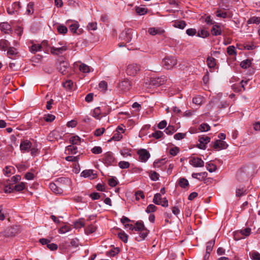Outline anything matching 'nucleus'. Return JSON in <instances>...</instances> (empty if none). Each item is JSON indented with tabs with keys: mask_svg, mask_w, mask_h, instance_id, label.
I'll return each mask as SVG.
<instances>
[{
	"mask_svg": "<svg viewBox=\"0 0 260 260\" xmlns=\"http://www.w3.org/2000/svg\"><path fill=\"white\" fill-rule=\"evenodd\" d=\"M250 255L253 260H260V254L258 252H252Z\"/></svg>",
	"mask_w": 260,
	"mask_h": 260,
	"instance_id": "obj_54",
	"label": "nucleus"
},
{
	"mask_svg": "<svg viewBox=\"0 0 260 260\" xmlns=\"http://www.w3.org/2000/svg\"><path fill=\"white\" fill-rule=\"evenodd\" d=\"M66 153L69 154H76L77 153V147L73 145H69L66 147Z\"/></svg>",
	"mask_w": 260,
	"mask_h": 260,
	"instance_id": "obj_24",
	"label": "nucleus"
},
{
	"mask_svg": "<svg viewBox=\"0 0 260 260\" xmlns=\"http://www.w3.org/2000/svg\"><path fill=\"white\" fill-rule=\"evenodd\" d=\"M79 240L77 238L73 239L70 242V245L69 246L77 247L79 246Z\"/></svg>",
	"mask_w": 260,
	"mask_h": 260,
	"instance_id": "obj_64",
	"label": "nucleus"
},
{
	"mask_svg": "<svg viewBox=\"0 0 260 260\" xmlns=\"http://www.w3.org/2000/svg\"><path fill=\"white\" fill-rule=\"evenodd\" d=\"M210 138L206 136H200L199 138V141L201 143L204 144L206 145L210 141Z\"/></svg>",
	"mask_w": 260,
	"mask_h": 260,
	"instance_id": "obj_30",
	"label": "nucleus"
},
{
	"mask_svg": "<svg viewBox=\"0 0 260 260\" xmlns=\"http://www.w3.org/2000/svg\"><path fill=\"white\" fill-rule=\"evenodd\" d=\"M203 99L201 96H197L192 99V102L194 104L200 106L202 104Z\"/></svg>",
	"mask_w": 260,
	"mask_h": 260,
	"instance_id": "obj_42",
	"label": "nucleus"
},
{
	"mask_svg": "<svg viewBox=\"0 0 260 260\" xmlns=\"http://www.w3.org/2000/svg\"><path fill=\"white\" fill-rule=\"evenodd\" d=\"M91 151L92 153L98 154L102 152V149L100 146H94L91 149Z\"/></svg>",
	"mask_w": 260,
	"mask_h": 260,
	"instance_id": "obj_57",
	"label": "nucleus"
},
{
	"mask_svg": "<svg viewBox=\"0 0 260 260\" xmlns=\"http://www.w3.org/2000/svg\"><path fill=\"white\" fill-rule=\"evenodd\" d=\"M247 22L249 24H258L260 23V17H252L248 20Z\"/></svg>",
	"mask_w": 260,
	"mask_h": 260,
	"instance_id": "obj_45",
	"label": "nucleus"
},
{
	"mask_svg": "<svg viewBox=\"0 0 260 260\" xmlns=\"http://www.w3.org/2000/svg\"><path fill=\"white\" fill-rule=\"evenodd\" d=\"M96 229L97 228L95 226L91 224L86 228L85 232L86 234H90L96 231Z\"/></svg>",
	"mask_w": 260,
	"mask_h": 260,
	"instance_id": "obj_34",
	"label": "nucleus"
},
{
	"mask_svg": "<svg viewBox=\"0 0 260 260\" xmlns=\"http://www.w3.org/2000/svg\"><path fill=\"white\" fill-rule=\"evenodd\" d=\"M179 185L182 187L185 188L189 186L188 180L184 178H180L178 180Z\"/></svg>",
	"mask_w": 260,
	"mask_h": 260,
	"instance_id": "obj_26",
	"label": "nucleus"
},
{
	"mask_svg": "<svg viewBox=\"0 0 260 260\" xmlns=\"http://www.w3.org/2000/svg\"><path fill=\"white\" fill-rule=\"evenodd\" d=\"M209 36V32L205 29L199 30L198 32L197 36L203 38H206Z\"/></svg>",
	"mask_w": 260,
	"mask_h": 260,
	"instance_id": "obj_35",
	"label": "nucleus"
},
{
	"mask_svg": "<svg viewBox=\"0 0 260 260\" xmlns=\"http://www.w3.org/2000/svg\"><path fill=\"white\" fill-rule=\"evenodd\" d=\"M251 64V61L250 59H246L241 62L240 66L243 69H247L250 66Z\"/></svg>",
	"mask_w": 260,
	"mask_h": 260,
	"instance_id": "obj_41",
	"label": "nucleus"
},
{
	"mask_svg": "<svg viewBox=\"0 0 260 260\" xmlns=\"http://www.w3.org/2000/svg\"><path fill=\"white\" fill-rule=\"evenodd\" d=\"M134 228L135 231L140 232L139 235L136 237V240L139 242L144 240L147 236L149 231L145 227L143 222L141 220L137 221Z\"/></svg>",
	"mask_w": 260,
	"mask_h": 260,
	"instance_id": "obj_1",
	"label": "nucleus"
},
{
	"mask_svg": "<svg viewBox=\"0 0 260 260\" xmlns=\"http://www.w3.org/2000/svg\"><path fill=\"white\" fill-rule=\"evenodd\" d=\"M57 29L58 32L61 34H65L68 31L67 27L62 24H59L57 26Z\"/></svg>",
	"mask_w": 260,
	"mask_h": 260,
	"instance_id": "obj_37",
	"label": "nucleus"
},
{
	"mask_svg": "<svg viewBox=\"0 0 260 260\" xmlns=\"http://www.w3.org/2000/svg\"><path fill=\"white\" fill-rule=\"evenodd\" d=\"M103 162L108 166H114L116 165V160L111 152H107L104 155Z\"/></svg>",
	"mask_w": 260,
	"mask_h": 260,
	"instance_id": "obj_4",
	"label": "nucleus"
},
{
	"mask_svg": "<svg viewBox=\"0 0 260 260\" xmlns=\"http://www.w3.org/2000/svg\"><path fill=\"white\" fill-rule=\"evenodd\" d=\"M79 25L77 22L70 25V31L74 34H77V29L79 28Z\"/></svg>",
	"mask_w": 260,
	"mask_h": 260,
	"instance_id": "obj_32",
	"label": "nucleus"
},
{
	"mask_svg": "<svg viewBox=\"0 0 260 260\" xmlns=\"http://www.w3.org/2000/svg\"><path fill=\"white\" fill-rule=\"evenodd\" d=\"M161 198L160 193H156L154 195L153 202L156 205H160L161 204Z\"/></svg>",
	"mask_w": 260,
	"mask_h": 260,
	"instance_id": "obj_38",
	"label": "nucleus"
},
{
	"mask_svg": "<svg viewBox=\"0 0 260 260\" xmlns=\"http://www.w3.org/2000/svg\"><path fill=\"white\" fill-rule=\"evenodd\" d=\"M216 15L218 17H221L222 18H231V16L229 12H224L220 9H218L216 12Z\"/></svg>",
	"mask_w": 260,
	"mask_h": 260,
	"instance_id": "obj_23",
	"label": "nucleus"
},
{
	"mask_svg": "<svg viewBox=\"0 0 260 260\" xmlns=\"http://www.w3.org/2000/svg\"><path fill=\"white\" fill-rule=\"evenodd\" d=\"M17 226H13L8 228L3 233V235L6 237H12L15 236L18 233Z\"/></svg>",
	"mask_w": 260,
	"mask_h": 260,
	"instance_id": "obj_5",
	"label": "nucleus"
},
{
	"mask_svg": "<svg viewBox=\"0 0 260 260\" xmlns=\"http://www.w3.org/2000/svg\"><path fill=\"white\" fill-rule=\"evenodd\" d=\"M71 230V228L68 225H64L61 227L59 230V233L60 234H64Z\"/></svg>",
	"mask_w": 260,
	"mask_h": 260,
	"instance_id": "obj_56",
	"label": "nucleus"
},
{
	"mask_svg": "<svg viewBox=\"0 0 260 260\" xmlns=\"http://www.w3.org/2000/svg\"><path fill=\"white\" fill-rule=\"evenodd\" d=\"M20 8V3L18 2L14 3L11 6L7 8V12L10 15H13L17 13L18 10Z\"/></svg>",
	"mask_w": 260,
	"mask_h": 260,
	"instance_id": "obj_15",
	"label": "nucleus"
},
{
	"mask_svg": "<svg viewBox=\"0 0 260 260\" xmlns=\"http://www.w3.org/2000/svg\"><path fill=\"white\" fill-rule=\"evenodd\" d=\"M215 244V240H211L207 243L206 251L211 252L212 250L213 247Z\"/></svg>",
	"mask_w": 260,
	"mask_h": 260,
	"instance_id": "obj_39",
	"label": "nucleus"
},
{
	"mask_svg": "<svg viewBox=\"0 0 260 260\" xmlns=\"http://www.w3.org/2000/svg\"><path fill=\"white\" fill-rule=\"evenodd\" d=\"M211 32L214 36H218L221 35V31L220 26L217 24L213 25L211 29Z\"/></svg>",
	"mask_w": 260,
	"mask_h": 260,
	"instance_id": "obj_27",
	"label": "nucleus"
},
{
	"mask_svg": "<svg viewBox=\"0 0 260 260\" xmlns=\"http://www.w3.org/2000/svg\"><path fill=\"white\" fill-rule=\"evenodd\" d=\"M135 10L137 13L139 15H143L147 13V9L145 8L135 7Z\"/></svg>",
	"mask_w": 260,
	"mask_h": 260,
	"instance_id": "obj_29",
	"label": "nucleus"
},
{
	"mask_svg": "<svg viewBox=\"0 0 260 260\" xmlns=\"http://www.w3.org/2000/svg\"><path fill=\"white\" fill-rule=\"evenodd\" d=\"M177 63V59L174 56H167L162 61V64L164 68L167 70L172 69Z\"/></svg>",
	"mask_w": 260,
	"mask_h": 260,
	"instance_id": "obj_2",
	"label": "nucleus"
},
{
	"mask_svg": "<svg viewBox=\"0 0 260 260\" xmlns=\"http://www.w3.org/2000/svg\"><path fill=\"white\" fill-rule=\"evenodd\" d=\"M227 53L230 55H233L236 54L235 48L234 46H230L227 48Z\"/></svg>",
	"mask_w": 260,
	"mask_h": 260,
	"instance_id": "obj_55",
	"label": "nucleus"
},
{
	"mask_svg": "<svg viewBox=\"0 0 260 260\" xmlns=\"http://www.w3.org/2000/svg\"><path fill=\"white\" fill-rule=\"evenodd\" d=\"M87 28L88 30H95L97 29V24L96 22L89 23Z\"/></svg>",
	"mask_w": 260,
	"mask_h": 260,
	"instance_id": "obj_60",
	"label": "nucleus"
},
{
	"mask_svg": "<svg viewBox=\"0 0 260 260\" xmlns=\"http://www.w3.org/2000/svg\"><path fill=\"white\" fill-rule=\"evenodd\" d=\"M176 129L175 127L172 125H169L165 129V132L167 135H172L175 132Z\"/></svg>",
	"mask_w": 260,
	"mask_h": 260,
	"instance_id": "obj_47",
	"label": "nucleus"
},
{
	"mask_svg": "<svg viewBox=\"0 0 260 260\" xmlns=\"http://www.w3.org/2000/svg\"><path fill=\"white\" fill-rule=\"evenodd\" d=\"M122 135L119 132H116L114 133L113 136L109 140L108 142H111L112 140L119 141L122 138Z\"/></svg>",
	"mask_w": 260,
	"mask_h": 260,
	"instance_id": "obj_40",
	"label": "nucleus"
},
{
	"mask_svg": "<svg viewBox=\"0 0 260 260\" xmlns=\"http://www.w3.org/2000/svg\"><path fill=\"white\" fill-rule=\"evenodd\" d=\"M199 129L201 132H207L210 129V126L207 123H202L199 126Z\"/></svg>",
	"mask_w": 260,
	"mask_h": 260,
	"instance_id": "obj_43",
	"label": "nucleus"
},
{
	"mask_svg": "<svg viewBox=\"0 0 260 260\" xmlns=\"http://www.w3.org/2000/svg\"><path fill=\"white\" fill-rule=\"evenodd\" d=\"M164 135L162 132L160 131H156L152 134L151 136L156 139H158L161 138Z\"/></svg>",
	"mask_w": 260,
	"mask_h": 260,
	"instance_id": "obj_50",
	"label": "nucleus"
},
{
	"mask_svg": "<svg viewBox=\"0 0 260 260\" xmlns=\"http://www.w3.org/2000/svg\"><path fill=\"white\" fill-rule=\"evenodd\" d=\"M150 177L152 180L156 181L159 179V174L155 171H151Z\"/></svg>",
	"mask_w": 260,
	"mask_h": 260,
	"instance_id": "obj_53",
	"label": "nucleus"
},
{
	"mask_svg": "<svg viewBox=\"0 0 260 260\" xmlns=\"http://www.w3.org/2000/svg\"><path fill=\"white\" fill-rule=\"evenodd\" d=\"M49 188L55 194H60L63 192V190L54 183H50Z\"/></svg>",
	"mask_w": 260,
	"mask_h": 260,
	"instance_id": "obj_18",
	"label": "nucleus"
},
{
	"mask_svg": "<svg viewBox=\"0 0 260 260\" xmlns=\"http://www.w3.org/2000/svg\"><path fill=\"white\" fill-rule=\"evenodd\" d=\"M42 46L40 45L34 44L31 47V51L32 52H36L41 50Z\"/></svg>",
	"mask_w": 260,
	"mask_h": 260,
	"instance_id": "obj_62",
	"label": "nucleus"
},
{
	"mask_svg": "<svg viewBox=\"0 0 260 260\" xmlns=\"http://www.w3.org/2000/svg\"><path fill=\"white\" fill-rule=\"evenodd\" d=\"M228 147L226 143L221 140H217L213 144V148L216 150L226 149Z\"/></svg>",
	"mask_w": 260,
	"mask_h": 260,
	"instance_id": "obj_14",
	"label": "nucleus"
},
{
	"mask_svg": "<svg viewBox=\"0 0 260 260\" xmlns=\"http://www.w3.org/2000/svg\"><path fill=\"white\" fill-rule=\"evenodd\" d=\"M119 238L124 243H126L128 240V236L124 232H120L118 234Z\"/></svg>",
	"mask_w": 260,
	"mask_h": 260,
	"instance_id": "obj_44",
	"label": "nucleus"
},
{
	"mask_svg": "<svg viewBox=\"0 0 260 260\" xmlns=\"http://www.w3.org/2000/svg\"><path fill=\"white\" fill-rule=\"evenodd\" d=\"M186 23L184 21H176L174 22V26L175 27L179 28L180 29H183L186 26Z\"/></svg>",
	"mask_w": 260,
	"mask_h": 260,
	"instance_id": "obj_33",
	"label": "nucleus"
},
{
	"mask_svg": "<svg viewBox=\"0 0 260 260\" xmlns=\"http://www.w3.org/2000/svg\"><path fill=\"white\" fill-rule=\"evenodd\" d=\"M44 119L47 122H51L55 119V116L52 114H47L44 116Z\"/></svg>",
	"mask_w": 260,
	"mask_h": 260,
	"instance_id": "obj_61",
	"label": "nucleus"
},
{
	"mask_svg": "<svg viewBox=\"0 0 260 260\" xmlns=\"http://www.w3.org/2000/svg\"><path fill=\"white\" fill-rule=\"evenodd\" d=\"M17 49L14 47H9L7 50V54L9 57L14 58L18 54Z\"/></svg>",
	"mask_w": 260,
	"mask_h": 260,
	"instance_id": "obj_22",
	"label": "nucleus"
},
{
	"mask_svg": "<svg viewBox=\"0 0 260 260\" xmlns=\"http://www.w3.org/2000/svg\"><path fill=\"white\" fill-rule=\"evenodd\" d=\"M140 70V65L137 63H131L127 66L126 73L127 75L134 77L135 76Z\"/></svg>",
	"mask_w": 260,
	"mask_h": 260,
	"instance_id": "obj_3",
	"label": "nucleus"
},
{
	"mask_svg": "<svg viewBox=\"0 0 260 260\" xmlns=\"http://www.w3.org/2000/svg\"><path fill=\"white\" fill-rule=\"evenodd\" d=\"M84 222L82 220H79L74 222L75 228L77 229H79L81 228V227H83L84 226Z\"/></svg>",
	"mask_w": 260,
	"mask_h": 260,
	"instance_id": "obj_59",
	"label": "nucleus"
},
{
	"mask_svg": "<svg viewBox=\"0 0 260 260\" xmlns=\"http://www.w3.org/2000/svg\"><path fill=\"white\" fill-rule=\"evenodd\" d=\"M132 30L131 29L123 31L119 36V39L124 41L125 43L129 42L132 39Z\"/></svg>",
	"mask_w": 260,
	"mask_h": 260,
	"instance_id": "obj_6",
	"label": "nucleus"
},
{
	"mask_svg": "<svg viewBox=\"0 0 260 260\" xmlns=\"http://www.w3.org/2000/svg\"><path fill=\"white\" fill-rule=\"evenodd\" d=\"M164 80L162 78H156L151 79L150 84L151 85L159 86L164 84Z\"/></svg>",
	"mask_w": 260,
	"mask_h": 260,
	"instance_id": "obj_20",
	"label": "nucleus"
},
{
	"mask_svg": "<svg viewBox=\"0 0 260 260\" xmlns=\"http://www.w3.org/2000/svg\"><path fill=\"white\" fill-rule=\"evenodd\" d=\"M207 63L209 68L214 69L216 65V59L213 57H208L207 59Z\"/></svg>",
	"mask_w": 260,
	"mask_h": 260,
	"instance_id": "obj_25",
	"label": "nucleus"
},
{
	"mask_svg": "<svg viewBox=\"0 0 260 260\" xmlns=\"http://www.w3.org/2000/svg\"><path fill=\"white\" fill-rule=\"evenodd\" d=\"M25 188V184L23 182H21L18 184H16L14 186V190L20 191L23 190Z\"/></svg>",
	"mask_w": 260,
	"mask_h": 260,
	"instance_id": "obj_52",
	"label": "nucleus"
},
{
	"mask_svg": "<svg viewBox=\"0 0 260 260\" xmlns=\"http://www.w3.org/2000/svg\"><path fill=\"white\" fill-rule=\"evenodd\" d=\"M189 162L194 167H203L204 166V161L201 158L197 157H191Z\"/></svg>",
	"mask_w": 260,
	"mask_h": 260,
	"instance_id": "obj_8",
	"label": "nucleus"
},
{
	"mask_svg": "<svg viewBox=\"0 0 260 260\" xmlns=\"http://www.w3.org/2000/svg\"><path fill=\"white\" fill-rule=\"evenodd\" d=\"M206 168H207V170L209 172H211V173L215 172L217 169V167L215 165H214L213 164H209V163H207L206 164Z\"/></svg>",
	"mask_w": 260,
	"mask_h": 260,
	"instance_id": "obj_46",
	"label": "nucleus"
},
{
	"mask_svg": "<svg viewBox=\"0 0 260 260\" xmlns=\"http://www.w3.org/2000/svg\"><path fill=\"white\" fill-rule=\"evenodd\" d=\"M164 31V30L160 27H150L148 30V33L152 36L161 35Z\"/></svg>",
	"mask_w": 260,
	"mask_h": 260,
	"instance_id": "obj_16",
	"label": "nucleus"
},
{
	"mask_svg": "<svg viewBox=\"0 0 260 260\" xmlns=\"http://www.w3.org/2000/svg\"><path fill=\"white\" fill-rule=\"evenodd\" d=\"M69 67V63L66 61H62L59 63L57 66V69L58 71L62 75H65L68 72V69Z\"/></svg>",
	"mask_w": 260,
	"mask_h": 260,
	"instance_id": "obj_9",
	"label": "nucleus"
},
{
	"mask_svg": "<svg viewBox=\"0 0 260 260\" xmlns=\"http://www.w3.org/2000/svg\"><path fill=\"white\" fill-rule=\"evenodd\" d=\"M79 155L76 156H68L66 157L65 159L68 161L77 162L79 160Z\"/></svg>",
	"mask_w": 260,
	"mask_h": 260,
	"instance_id": "obj_58",
	"label": "nucleus"
},
{
	"mask_svg": "<svg viewBox=\"0 0 260 260\" xmlns=\"http://www.w3.org/2000/svg\"><path fill=\"white\" fill-rule=\"evenodd\" d=\"M185 136L186 134L184 133H178L174 136V138L177 140H180L183 139Z\"/></svg>",
	"mask_w": 260,
	"mask_h": 260,
	"instance_id": "obj_63",
	"label": "nucleus"
},
{
	"mask_svg": "<svg viewBox=\"0 0 260 260\" xmlns=\"http://www.w3.org/2000/svg\"><path fill=\"white\" fill-rule=\"evenodd\" d=\"M251 233V229L249 228H246L244 229H242L240 231H237L234 234V237L237 238V235L241 234V236L244 238L250 235Z\"/></svg>",
	"mask_w": 260,
	"mask_h": 260,
	"instance_id": "obj_17",
	"label": "nucleus"
},
{
	"mask_svg": "<svg viewBox=\"0 0 260 260\" xmlns=\"http://www.w3.org/2000/svg\"><path fill=\"white\" fill-rule=\"evenodd\" d=\"M119 86L121 90L126 91L131 88L132 84L128 79H125L119 83Z\"/></svg>",
	"mask_w": 260,
	"mask_h": 260,
	"instance_id": "obj_12",
	"label": "nucleus"
},
{
	"mask_svg": "<svg viewBox=\"0 0 260 260\" xmlns=\"http://www.w3.org/2000/svg\"><path fill=\"white\" fill-rule=\"evenodd\" d=\"M31 146V143L29 141L26 140L21 143L20 145V148L22 151H26L29 150Z\"/></svg>",
	"mask_w": 260,
	"mask_h": 260,
	"instance_id": "obj_21",
	"label": "nucleus"
},
{
	"mask_svg": "<svg viewBox=\"0 0 260 260\" xmlns=\"http://www.w3.org/2000/svg\"><path fill=\"white\" fill-rule=\"evenodd\" d=\"M0 29L5 34H9L11 30V26L8 22H2L0 24Z\"/></svg>",
	"mask_w": 260,
	"mask_h": 260,
	"instance_id": "obj_19",
	"label": "nucleus"
},
{
	"mask_svg": "<svg viewBox=\"0 0 260 260\" xmlns=\"http://www.w3.org/2000/svg\"><path fill=\"white\" fill-rule=\"evenodd\" d=\"M79 70L81 72L85 73L90 72V67L84 63H82L79 67Z\"/></svg>",
	"mask_w": 260,
	"mask_h": 260,
	"instance_id": "obj_28",
	"label": "nucleus"
},
{
	"mask_svg": "<svg viewBox=\"0 0 260 260\" xmlns=\"http://www.w3.org/2000/svg\"><path fill=\"white\" fill-rule=\"evenodd\" d=\"M81 139L77 136H73L70 138V142L72 144V145H78L80 143Z\"/></svg>",
	"mask_w": 260,
	"mask_h": 260,
	"instance_id": "obj_31",
	"label": "nucleus"
},
{
	"mask_svg": "<svg viewBox=\"0 0 260 260\" xmlns=\"http://www.w3.org/2000/svg\"><path fill=\"white\" fill-rule=\"evenodd\" d=\"M40 242L43 245H46L48 248H49L51 250H56L58 248V246L54 243H50V240L42 238L39 240Z\"/></svg>",
	"mask_w": 260,
	"mask_h": 260,
	"instance_id": "obj_10",
	"label": "nucleus"
},
{
	"mask_svg": "<svg viewBox=\"0 0 260 260\" xmlns=\"http://www.w3.org/2000/svg\"><path fill=\"white\" fill-rule=\"evenodd\" d=\"M157 207L154 205L150 204L147 206L146 209V212L148 213H150L155 211Z\"/></svg>",
	"mask_w": 260,
	"mask_h": 260,
	"instance_id": "obj_49",
	"label": "nucleus"
},
{
	"mask_svg": "<svg viewBox=\"0 0 260 260\" xmlns=\"http://www.w3.org/2000/svg\"><path fill=\"white\" fill-rule=\"evenodd\" d=\"M68 49V47L66 46H62L59 47H50V52L51 54L56 55H59L62 54Z\"/></svg>",
	"mask_w": 260,
	"mask_h": 260,
	"instance_id": "obj_7",
	"label": "nucleus"
},
{
	"mask_svg": "<svg viewBox=\"0 0 260 260\" xmlns=\"http://www.w3.org/2000/svg\"><path fill=\"white\" fill-rule=\"evenodd\" d=\"M118 166L122 169H127L129 167L130 164L128 161H120L118 164Z\"/></svg>",
	"mask_w": 260,
	"mask_h": 260,
	"instance_id": "obj_48",
	"label": "nucleus"
},
{
	"mask_svg": "<svg viewBox=\"0 0 260 260\" xmlns=\"http://www.w3.org/2000/svg\"><path fill=\"white\" fill-rule=\"evenodd\" d=\"M139 159L142 162H146L150 157V153L146 149H140L138 151Z\"/></svg>",
	"mask_w": 260,
	"mask_h": 260,
	"instance_id": "obj_11",
	"label": "nucleus"
},
{
	"mask_svg": "<svg viewBox=\"0 0 260 260\" xmlns=\"http://www.w3.org/2000/svg\"><path fill=\"white\" fill-rule=\"evenodd\" d=\"M34 4L32 2H30L28 4L26 11V13L27 15H29L34 13Z\"/></svg>",
	"mask_w": 260,
	"mask_h": 260,
	"instance_id": "obj_36",
	"label": "nucleus"
},
{
	"mask_svg": "<svg viewBox=\"0 0 260 260\" xmlns=\"http://www.w3.org/2000/svg\"><path fill=\"white\" fill-rule=\"evenodd\" d=\"M81 176L85 178H88L90 180L94 179L97 177V174L94 173L93 170H86L81 173Z\"/></svg>",
	"mask_w": 260,
	"mask_h": 260,
	"instance_id": "obj_13",
	"label": "nucleus"
},
{
	"mask_svg": "<svg viewBox=\"0 0 260 260\" xmlns=\"http://www.w3.org/2000/svg\"><path fill=\"white\" fill-rule=\"evenodd\" d=\"M63 86L67 89H71L73 86V82L72 80H67L63 83Z\"/></svg>",
	"mask_w": 260,
	"mask_h": 260,
	"instance_id": "obj_51",
	"label": "nucleus"
}]
</instances>
